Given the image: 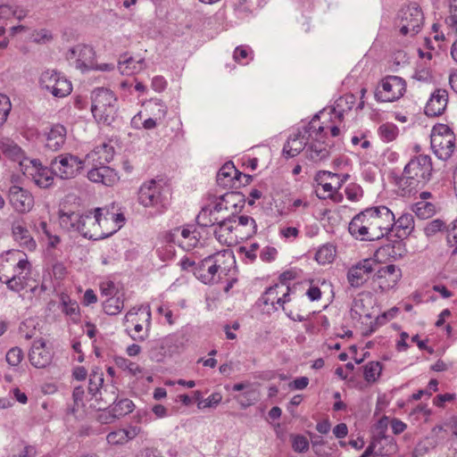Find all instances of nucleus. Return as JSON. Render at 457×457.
<instances>
[{
    "mask_svg": "<svg viewBox=\"0 0 457 457\" xmlns=\"http://www.w3.org/2000/svg\"><path fill=\"white\" fill-rule=\"evenodd\" d=\"M355 103V96L352 94L345 95L337 101L336 108L330 112H320L312 119L310 122L291 134L284 145L283 153L287 157H294L304 150L306 158L319 162L327 159L334 143L328 137H338L343 123V112L345 105L352 109Z\"/></svg>",
    "mask_w": 457,
    "mask_h": 457,
    "instance_id": "f257e3e1",
    "label": "nucleus"
},
{
    "mask_svg": "<svg viewBox=\"0 0 457 457\" xmlns=\"http://www.w3.org/2000/svg\"><path fill=\"white\" fill-rule=\"evenodd\" d=\"M394 226V213L385 205L366 208L349 223V232L361 240H378Z\"/></svg>",
    "mask_w": 457,
    "mask_h": 457,
    "instance_id": "f03ea898",
    "label": "nucleus"
},
{
    "mask_svg": "<svg viewBox=\"0 0 457 457\" xmlns=\"http://www.w3.org/2000/svg\"><path fill=\"white\" fill-rule=\"evenodd\" d=\"M433 162L428 154H415L405 165L403 173L395 179L396 192L406 197L417 193L431 178Z\"/></svg>",
    "mask_w": 457,
    "mask_h": 457,
    "instance_id": "7ed1b4c3",
    "label": "nucleus"
},
{
    "mask_svg": "<svg viewBox=\"0 0 457 457\" xmlns=\"http://www.w3.org/2000/svg\"><path fill=\"white\" fill-rule=\"evenodd\" d=\"M233 263L234 256L230 251L218 252L201 261L195 269V275L204 284L216 283L228 275Z\"/></svg>",
    "mask_w": 457,
    "mask_h": 457,
    "instance_id": "20e7f679",
    "label": "nucleus"
},
{
    "mask_svg": "<svg viewBox=\"0 0 457 457\" xmlns=\"http://www.w3.org/2000/svg\"><path fill=\"white\" fill-rule=\"evenodd\" d=\"M260 301L265 305H270L273 310L279 307L295 321L305 320L301 309H295L292 303L289 286L286 283H276L268 287L262 294Z\"/></svg>",
    "mask_w": 457,
    "mask_h": 457,
    "instance_id": "39448f33",
    "label": "nucleus"
},
{
    "mask_svg": "<svg viewBox=\"0 0 457 457\" xmlns=\"http://www.w3.org/2000/svg\"><path fill=\"white\" fill-rule=\"evenodd\" d=\"M138 202L145 207L163 209L171 195L170 185L163 179H150L138 190Z\"/></svg>",
    "mask_w": 457,
    "mask_h": 457,
    "instance_id": "423d86ee",
    "label": "nucleus"
},
{
    "mask_svg": "<svg viewBox=\"0 0 457 457\" xmlns=\"http://www.w3.org/2000/svg\"><path fill=\"white\" fill-rule=\"evenodd\" d=\"M403 278L401 268L389 263L379 266L371 278V288L376 294H386L397 288Z\"/></svg>",
    "mask_w": 457,
    "mask_h": 457,
    "instance_id": "0eeeda50",
    "label": "nucleus"
},
{
    "mask_svg": "<svg viewBox=\"0 0 457 457\" xmlns=\"http://www.w3.org/2000/svg\"><path fill=\"white\" fill-rule=\"evenodd\" d=\"M317 186L315 193L320 199H330L334 203H340L343 195L338 189L343 186L344 178L337 173L326 170H320L315 175Z\"/></svg>",
    "mask_w": 457,
    "mask_h": 457,
    "instance_id": "6e6552de",
    "label": "nucleus"
},
{
    "mask_svg": "<svg viewBox=\"0 0 457 457\" xmlns=\"http://www.w3.org/2000/svg\"><path fill=\"white\" fill-rule=\"evenodd\" d=\"M430 143L435 154L440 159L447 160L454 152L455 135L449 126L438 123L432 129Z\"/></svg>",
    "mask_w": 457,
    "mask_h": 457,
    "instance_id": "1a4fd4ad",
    "label": "nucleus"
},
{
    "mask_svg": "<svg viewBox=\"0 0 457 457\" xmlns=\"http://www.w3.org/2000/svg\"><path fill=\"white\" fill-rule=\"evenodd\" d=\"M91 112L98 123H107L112 120L114 114V94L106 88H98L92 93Z\"/></svg>",
    "mask_w": 457,
    "mask_h": 457,
    "instance_id": "9d476101",
    "label": "nucleus"
},
{
    "mask_svg": "<svg viewBox=\"0 0 457 457\" xmlns=\"http://www.w3.org/2000/svg\"><path fill=\"white\" fill-rule=\"evenodd\" d=\"M151 312L148 306L132 308L125 316L124 326L134 340H144L150 328Z\"/></svg>",
    "mask_w": 457,
    "mask_h": 457,
    "instance_id": "9b49d317",
    "label": "nucleus"
},
{
    "mask_svg": "<svg viewBox=\"0 0 457 457\" xmlns=\"http://www.w3.org/2000/svg\"><path fill=\"white\" fill-rule=\"evenodd\" d=\"M406 88V81L403 78L388 75L378 82L375 98L381 103L395 102L404 96Z\"/></svg>",
    "mask_w": 457,
    "mask_h": 457,
    "instance_id": "f8f14e48",
    "label": "nucleus"
},
{
    "mask_svg": "<svg viewBox=\"0 0 457 457\" xmlns=\"http://www.w3.org/2000/svg\"><path fill=\"white\" fill-rule=\"evenodd\" d=\"M424 21L423 12L418 4H410L399 13L398 28L403 36L413 37L421 28Z\"/></svg>",
    "mask_w": 457,
    "mask_h": 457,
    "instance_id": "ddd939ff",
    "label": "nucleus"
},
{
    "mask_svg": "<svg viewBox=\"0 0 457 457\" xmlns=\"http://www.w3.org/2000/svg\"><path fill=\"white\" fill-rule=\"evenodd\" d=\"M125 215L120 206L112 203L109 205V216L101 223V229H96L88 235L89 239L98 240L108 237L120 229L125 224Z\"/></svg>",
    "mask_w": 457,
    "mask_h": 457,
    "instance_id": "4468645a",
    "label": "nucleus"
},
{
    "mask_svg": "<svg viewBox=\"0 0 457 457\" xmlns=\"http://www.w3.org/2000/svg\"><path fill=\"white\" fill-rule=\"evenodd\" d=\"M42 88L55 97H64L71 94L72 86L65 77L54 70L44 71L39 79Z\"/></svg>",
    "mask_w": 457,
    "mask_h": 457,
    "instance_id": "2eb2a0df",
    "label": "nucleus"
},
{
    "mask_svg": "<svg viewBox=\"0 0 457 457\" xmlns=\"http://www.w3.org/2000/svg\"><path fill=\"white\" fill-rule=\"evenodd\" d=\"M51 168L54 175L62 179L72 178L83 168V162L71 154H62L51 162Z\"/></svg>",
    "mask_w": 457,
    "mask_h": 457,
    "instance_id": "dca6fc26",
    "label": "nucleus"
},
{
    "mask_svg": "<svg viewBox=\"0 0 457 457\" xmlns=\"http://www.w3.org/2000/svg\"><path fill=\"white\" fill-rule=\"evenodd\" d=\"M407 253L406 245L402 239L386 240L374 253V261L379 263L398 261Z\"/></svg>",
    "mask_w": 457,
    "mask_h": 457,
    "instance_id": "f3484780",
    "label": "nucleus"
},
{
    "mask_svg": "<svg viewBox=\"0 0 457 457\" xmlns=\"http://www.w3.org/2000/svg\"><path fill=\"white\" fill-rule=\"evenodd\" d=\"M167 239L169 241H175L184 250L190 251L198 245L200 233L194 226L175 228L167 233Z\"/></svg>",
    "mask_w": 457,
    "mask_h": 457,
    "instance_id": "a211bd4d",
    "label": "nucleus"
},
{
    "mask_svg": "<svg viewBox=\"0 0 457 457\" xmlns=\"http://www.w3.org/2000/svg\"><path fill=\"white\" fill-rule=\"evenodd\" d=\"M9 201L13 209L21 213L29 212L34 206L33 195L19 186L10 187Z\"/></svg>",
    "mask_w": 457,
    "mask_h": 457,
    "instance_id": "6ab92c4d",
    "label": "nucleus"
},
{
    "mask_svg": "<svg viewBox=\"0 0 457 457\" xmlns=\"http://www.w3.org/2000/svg\"><path fill=\"white\" fill-rule=\"evenodd\" d=\"M374 262V260L365 259L353 266L347 273L349 284L353 287L362 286L375 270L373 267Z\"/></svg>",
    "mask_w": 457,
    "mask_h": 457,
    "instance_id": "aec40b11",
    "label": "nucleus"
},
{
    "mask_svg": "<svg viewBox=\"0 0 457 457\" xmlns=\"http://www.w3.org/2000/svg\"><path fill=\"white\" fill-rule=\"evenodd\" d=\"M30 363L37 369L46 368L53 359V352L47 347L44 339H37L33 342L30 352L29 353Z\"/></svg>",
    "mask_w": 457,
    "mask_h": 457,
    "instance_id": "412c9836",
    "label": "nucleus"
},
{
    "mask_svg": "<svg viewBox=\"0 0 457 457\" xmlns=\"http://www.w3.org/2000/svg\"><path fill=\"white\" fill-rule=\"evenodd\" d=\"M59 221L61 227L64 229L70 232H77L86 237V233L84 232L85 219L83 210L78 212L70 211L67 212L61 211Z\"/></svg>",
    "mask_w": 457,
    "mask_h": 457,
    "instance_id": "4be33fe9",
    "label": "nucleus"
},
{
    "mask_svg": "<svg viewBox=\"0 0 457 457\" xmlns=\"http://www.w3.org/2000/svg\"><path fill=\"white\" fill-rule=\"evenodd\" d=\"M245 204L244 195L238 192H228L218 198L214 204V211H228L232 214L239 212Z\"/></svg>",
    "mask_w": 457,
    "mask_h": 457,
    "instance_id": "5701e85b",
    "label": "nucleus"
},
{
    "mask_svg": "<svg viewBox=\"0 0 457 457\" xmlns=\"http://www.w3.org/2000/svg\"><path fill=\"white\" fill-rule=\"evenodd\" d=\"M448 104V92L438 88L433 92L425 106V113L429 117L442 115Z\"/></svg>",
    "mask_w": 457,
    "mask_h": 457,
    "instance_id": "b1692460",
    "label": "nucleus"
},
{
    "mask_svg": "<svg viewBox=\"0 0 457 457\" xmlns=\"http://www.w3.org/2000/svg\"><path fill=\"white\" fill-rule=\"evenodd\" d=\"M374 299L370 292H361L353 299L351 314L353 319L370 318V310L373 308Z\"/></svg>",
    "mask_w": 457,
    "mask_h": 457,
    "instance_id": "393cba45",
    "label": "nucleus"
},
{
    "mask_svg": "<svg viewBox=\"0 0 457 457\" xmlns=\"http://www.w3.org/2000/svg\"><path fill=\"white\" fill-rule=\"evenodd\" d=\"M234 233L237 235V244L253 237L257 231L255 220L247 215H242L238 218H233Z\"/></svg>",
    "mask_w": 457,
    "mask_h": 457,
    "instance_id": "a878e982",
    "label": "nucleus"
},
{
    "mask_svg": "<svg viewBox=\"0 0 457 457\" xmlns=\"http://www.w3.org/2000/svg\"><path fill=\"white\" fill-rule=\"evenodd\" d=\"M87 337L92 339L93 356L98 362L104 361L108 355V343L106 339L99 334L94 324L87 322Z\"/></svg>",
    "mask_w": 457,
    "mask_h": 457,
    "instance_id": "bb28decb",
    "label": "nucleus"
},
{
    "mask_svg": "<svg viewBox=\"0 0 457 457\" xmlns=\"http://www.w3.org/2000/svg\"><path fill=\"white\" fill-rule=\"evenodd\" d=\"M142 432L140 426H129L126 428L115 429L106 436V440L111 445H125L134 439Z\"/></svg>",
    "mask_w": 457,
    "mask_h": 457,
    "instance_id": "cd10ccee",
    "label": "nucleus"
},
{
    "mask_svg": "<svg viewBox=\"0 0 457 457\" xmlns=\"http://www.w3.org/2000/svg\"><path fill=\"white\" fill-rule=\"evenodd\" d=\"M87 179L93 182L102 183L107 187L113 186L119 180L116 171L104 165L89 170L87 172Z\"/></svg>",
    "mask_w": 457,
    "mask_h": 457,
    "instance_id": "c85d7f7f",
    "label": "nucleus"
},
{
    "mask_svg": "<svg viewBox=\"0 0 457 457\" xmlns=\"http://www.w3.org/2000/svg\"><path fill=\"white\" fill-rule=\"evenodd\" d=\"M214 233L219 242L223 245L232 246L237 244V235L234 233V220L232 219L219 222Z\"/></svg>",
    "mask_w": 457,
    "mask_h": 457,
    "instance_id": "c756f323",
    "label": "nucleus"
},
{
    "mask_svg": "<svg viewBox=\"0 0 457 457\" xmlns=\"http://www.w3.org/2000/svg\"><path fill=\"white\" fill-rule=\"evenodd\" d=\"M12 232L13 239L21 247L29 251H34L36 249L37 243L24 225L20 222L13 223Z\"/></svg>",
    "mask_w": 457,
    "mask_h": 457,
    "instance_id": "7c9ffc66",
    "label": "nucleus"
},
{
    "mask_svg": "<svg viewBox=\"0 0 457 457\" xmlns=\"http://www.w3.org/2000/svg\"><path fill=\"white\" fill-rule=\"evenodd\" d=\"M66 129L61 124L53 125L46 132V146L52 150H59L65 142Z\"/></svg>",
    "mask_w": 457,
    "mask_h": 457,
    "instance_id": "2f4dec72",
    "label": "nucleus"
},
{
    "mask_svg": "<svg viewBox=\"0 0 457 457\" xmlns=\"http://www.w3.org/2000/svg\"><path fill=\"white\" fill-rule=\"evenodd\" d=\"M234 391H242L245 390V392L242 395H239L237 397V400L243 405V406H250L254 402L258 400V394L254 388L252 387L251 384L249 382H242V383H237L233 386Z\"/></svg>",
    "mask_w": 457,
    "mask_h": 457,
    "instance_id": "473e14b6",
    "label": "nucleus"
},
{
    "mask_svg": "<svg viewBox=\"0 0 457 457\" xmlns=\"http://www.w3.org/2000/svg\"><path fill=\"white\" fill-rule=\"evenodd\" d=\"M394 227L399 238L406 237L414 229V218L411 213H403L396 220L394 217Z\"/></svg>",
    "mask_w": 457,
    "mask_h": 457,
    "instance_id": "72a5a7b5",
    "label": "nucleus"
},
{
    "mask_svg": "<svg viewBox=\"0 0 457 457\" xmlns=\"http://www.w3.org/2000/svg\"><path fill=\"white\" fill-rule=\"evenodd\" d=\"M238 170L232 162H226L217 174V182L223 187H232L234 179H237Z\"/></svg>",
    "mask_w": 457,
    "mask_h": 457,
    "instance_id": "f704fd0d",
    "label": "nucleus"
},
{
    "mask_svg": "<svg viewBox=\"0 0 457 457\" xmlns=\"http://www.w3.org/2000/svg\"><path fill=\"white\" fill-rule=\"evenodd\" d=\"M0 149L7 158L12 162H17L18 165L26 157L21 148L8 138L0 141Z\"/></svg>",
    "mask_w": 457,
    "mask_h": 457,
    "instance_id": "c9c22d12",
    "label": "nucleus"
},
{
    "mask_svg": "<svg viewBox=\"0 0 457 457\" xmlns=\"http://www.w3.org/2000/svg\"><path fill=\"white\" fill-rule=\"evenodd\" d=\"M109 216V205L105 207H96L87 212V220H89L90 229L87 236L96 229H101V223Z\"/></svg>",
    "mask_w": 457,
    "mask_h": 457,
    "instance_id": "e433bc0d",
    "label": "nucleus"
},
{
    "mask_svg": "<svg viewBox=\"0 0 457 457\" xmlns=\"http://www.w3.org/2000/svg\"><path fill=\"white\" fill-rule=\"evenodd\" d=\"M329 326L328 318L320 313L314 314L310 318L305 324V328L308 333L316 335L325 332Z\"/></svg>",
    "mask_w": 457,
    "mask_h": 457,
    "instance_id": "4c0bfd02",
    "label": "nucleus"
},
{
    "mask_svg": "<svg viewBox=\"0 0 457 457\" xmlns=\"http://www.w3.org/2000/svg\"><path fill=\"white\" fill-rule=\"evenodd\" d=\"M361 369L365 381L370 385L378 380L383 366L381 362L372 361L363 365Z\"/></svg>",
    "mask_w": 457,
    "mask_h": 457,
    "instance_id": "58836bf2",
    "label": "nucleus"
},
{
    "mask_svg": "<svg viewBox=\"0 0 457 457\" xmlns=\"http://www.w3.org/2000/svg\"><path fill=\"white\" fill-rule=\"evenodd\" d=\"M28 274L12 272L2 274V280L6 283L7 287L12 291L19 292L25 287V278Z\"/></svg>",
    "mask_w": 457,
    "mask_h": 457,
    "instance_id": "ea45409f",
    "label": "nucleus"
},
{
    "mask_svg": "<svg viewBox=\"0 0 457 457\" xmlns=\"http://www.w3.org/2000/svg\"><path fill=\"white\" fill-rule=\"evenodd\" d=\"M73 397V406L71 409L72 413L77 418H83L86 414V405H85V392L83 386H76L73 390L72 394Z\"/></svg>",
    "mask_w": 457,
    "mask_h": 457,
    "instance_id": "a19ab883",
    "label": "nucleus"
},
{
    "mask_svg": "<svg viewBox=\"0 0 457 457\" xmlns=\"http://www.w3.org/2000/svg\"><path fill=\"white\" fill-rule=\"evenodd\" d=\"M42 167L41 162L37 159L25 157L19 164L20 170L24 176L33 179Z\"/></svg>",
    "mask_w": 457,
    "mask_h": 457,
    "instance_id": "79ce46f5",
    "label": "nucleus"
},
{
    "mask_svg": "<svg viewBox=\"0 0 457 457\" xmlns=\"http://www.w3.org/2000/svg\"><path fill=\"white\" fill-rule=\"evenodd\" d=\"M378 133L383 141L389 143L397 138L399 129L393 122H385L378 127Z\"/></svg>",
    "mask_w": 457,
    "mask_h": 457,
    "instance_id": "37998d69",
    "label": "nucleus"
},
{
    "mask_svg": "<svg viewBox=\"0 0 457 457\" xmlns=\"http://www.w3.org/2000/svg\"><path fill=\"white\" fill-rule=\"evenodd\" d=\"M54 175L52 168L48 169L42 166L39 172L33 178V181L37 186L41 188H47L52 186L54 182Z\"/></svg>",
    "mask_w": 457,
    "mask_h": 457,
    "instance_id": "c03bdc74",
    "label": "nucleus"
},
{
    "mask_svg": "<svg viewBox=\"0 0 457 457\" xmlns=\"http://www.w3.org/2000/svg\"><path fill=\"white\" fill-rule=\"evenodd\" d=\"M415 214L420 219H429L436 212V205L427 201L417 202L412 208Z\"/></svg>",
    "mask_w": 457,
    "mask_h": 457,
    "instance_id": "a18cd8bd",
    "label": "nucleus"
},
{
    "mask_svg": "<svg viewBox=\"0 0 457 457\" xmlns=\"http://www.w3.org/2000/svg\"><path fill=\"white\" fill-rule=\"evenodd\" d=\"M216 212L214 208L204 207L197 215V223L204 227L213 226L219 220L218 217L215 216Z\"/></svg>",
    "mask_w": 457,
    "mask_h": 457,
    "instance_id": "49530a36",
    "label": "nucleus"
},
{
    "mask_svg": "<svg viewBox=\"0 0 457 457\" xmlns=\"http://www.w3.org/2000/svg\"><path fill=\"white\" fill-rule=\"evenodd\" d=\"M336 256V250L332 245H325L319 248L315 254V260L320 264L331 263Z\"/></svg>",
    "mask_w": 457,
    "mask_h": 457,
    "instance_id": "de8ad7c7",
    "label": "nucleus"
},
{
    "mask_svg": "<svg viewBox=\"0 0 457 457\" xmlns=\"http://www.w3.org/2000/svg\"><path fill=\"white\" fill-rule=\"evenodd\" d=\"M134 409V403L128 398L120 399L114 403L112 411L116 419L130 413Z\"/></svg>",
    "mask_w": 457,
    "mask_h": 457,
    "instance_id": "09e8293b",
    "label": "nucleus"
},
{
    "mask_svg": "<svg viewBox=\"0 0 457 457\" xmlns=\"http://www.w3.org/2000/svg\"><path fill=\"white\" fill-rule=\"evenodd\" d=\"M67 59L71 62V64L74 65L77 69L81 71L84 70L86 64L82 56V47L80 46H77L69 50L67 54Z\"/></svg>",
    "mask_w": 457,
    "mask_h": 457,
    "instance_id": "8fccbe9b",
    "label": "nucleus"
},
{
    "mask_svg": "<svg viewBox=\"0 0 457 457\" xmlns=\"http://www.w3.org/2000/svg\"><path fill=\"white\" fill-rule=\"evenodd\" d=\"M113 147L109 145L108 144L103 143L101 145L97 146L96 150H94L90 154V157L94 159V155H98L97 159L100 162H110L113 157Z\"/></svg>",
    "mask_w": 457,
    "mask_h": 457,
    "instance_id": "3c124183",
    "label": "nucleus"
},
{
    "mask_svg": "<svg viewBox=\"0 0 457 457\" xmlns=\"http://www.w3.org/2000/svg\"><path fill=\"white\" fill-rule=\"evenodd\" d=\"M175 241H169L167 234L163 237V245L157 249L160 258L163 261L171 260L175 255Z\"/></svg>",
    "mask_w": 457,
    "mask_h": 457,
    "instance_id": "603ef678",
    "label": "nucleus"
},
{
    "mask_svg": "<svg viewBox=\"0 0 457 457\" xmlns=\"http://www.w3.org/2000/svg\"><path fill=\"white\" fill-rule=\"evenodd\" d=\"M177 340L173 336H169L162 339L160 342V349L162 351L163 356H170L179 352V346L176 344Z\"/></svg>",
    "mask_w": 457,
    "mask_h": 457,
    "instance_id": "864d4df0",
    "label": "nucleus"
},
{
    "mask_svg": "<svg viewBox=\"0 0 457 457\" xmlns=\"http://www.w3.org/2000/svg\"><path fill=\"white\" fill-rule=\"evenodd\" d=\"M154 107L157 109V112L154 114L153 118L146 119L143 123V127L145 129H154L156 127L157 120L164 118L166 114V108L162 104L155 103Z\"/></svg>",
    "mask_w": 457,
    "mask_h": 457,
    "instance_id": "5fc2aeb1",
    "label": "nucleus"
},
{
    "mask_svg": "<svg viewBox=\"0 0 457 457\" xmlns=\"http://www.w3.org/2000/svg\"><path fill=\"white\" fill-rule=\"evenodd\" d=\"M104 312L109 315L119 313L123 308V300L120 296L110 297L104 303Z\"/></svg>",
    "mask_w": 457,
    "mask_h": 457,
    "instance_id": "6e6d98bb",
    "label": "nucleus"
},
{
    "mask_svg": "<svg viewBox=\"0 0 457 457\" xmlns=\"http://www.w3.org/2000/svg\"><path fill=\"white\" fill-rule=\"evenodd\" d=\"M290 442L295 452L304 453L309 449V440L303 435H291Z\"/></svg>",
    "mask_w": 457,
    "mask_h": 457,
    "instance_id": "4d7b16f0",
    "label": "nucleus"
},
{
    "mask_svg": "<svg viewBox=\"0 0 457 457\" xmlns=\"http://www.w3.org/2000/svg\"><path fill=\"white\" fill-rule=\"evenodd\" d=\"M11 110L12 104L10 98L5 95L0 94V128L7 120Z\"/></svg>",
    "mask_w": 457,
    "mask_h": 457,
    "instance_id": "13d9d810",
    "label": "nucleus"
},
{
    "mask_svg": "<svg viewBox=\"0 0 457 457\" xmlns=\"http://www.w3.org/2000/svg\"><path fill=\"white\" fill-rule=\"evenodd\" d=\"M450 15L446 17L445 22L453 32L457 34V0H449Z\"/></svg>",
    "mask_w": 457,
    "mask_h": 457,
    "instance_id": "bf43d9fd",
    "label": "nucleus"
},
{
    "mask_svg": "<svg viewBox=\"0 0 457 457\" xmlns=\"http://www.w3.org/2000/svg\"><path fill=\"white\" fill-rule=\"evenodd\" d=\"M252 54L253 51L249 46H241L235 49L233 57L238 63L246 64L249 59H251Z\"/></svg>",
    "mask_w": 457,
    "mask_h": 457,
    "instance_id": "052dcab7",
    "label": "nucleus"
},
{
    "mask_svg": "<svg viewBox=\"0 0 457 457\" xmlns=\"http://www.w3.org/2000/svg\"><path fill=\"white\" fill-rule=\"evenodd\" d=\"M158 313L164 317L165 321L169 325H173L176 322V320L179 318V311L174 312L173 310L170 309V306L166 304H162L158 308Z\"/></svg>",
    "mask_w": 457,
    "mask_h": 457,
    "instance_id": "680f3d73",
    "label": "nucleus"
},
{
    "mask_svg": "<svg viewBox=\"0 0 457 457\" xmlns=\"http://www.w3.org/2000/svg\"><path fill=\"white\" fill-rule=\"evenodd\" d=\"M39 228L42 230L43 234L46 236L47 239V247L48 248H55L61 242V239L58 236L53 235L47 228V223L46 221H41L39 223Z\"/></svg>",
    "mask_w": 457,
    "mask_h": 457,
    "instance_id": "e2e57ef3",
    "label": "nucleus"
},
{
    "mask_svg": "<svg viewBox=\"0 0 457 457\" xmlns=\"http://www.w3.org/2000/svg\"><path fill=\"white\" fill-rule=\"evenodd\" d=\"M345 192L347 199L352 202L359 201L363 195V191L361 187L354 183L347 185V187L345 189Z\"/></svg>",
    "mask_w": 457,
    "mask_h": 457,
    "instance_id": "0e129e2a",
    "label": "nucleus"
},
{
    "mask_svg": "<svg viewBox=\"0 0 457 457\" xmlns=\"http://www.w3.org/2000/svg\"><path fill=\"white\" fill-rule=\"evenodd\" d=\"M23 358V353L19 347L11 348L6 353V361L11 366H17Z\"/></svg>",
    "mask_w": 457,
    "mask_h": 457,
    "instance_id": "69168bd1",
    "label": "nucleus"
},
{
    "mask_svg": "<svg viewBox=\"0 0 457 457\" xmlns=\"http://www.w3.org/2000/svg\"><path fill=\"white\" fill-rule=\"evenodd\" d=\"M279 235L285 240L292 242L299 237L300 230L295 227L283 226L279 228Z\"/></svg>",
    "mask_w": 457,
    "mask_h": 457,
    "instance_id": "338daca9",
    "label": "nucleus"
},
{
    "mask_svg": "<svg viewBox=\"0 0 457 457\" xmlns=\"http://www.w3.org/2000/svg\"><path fill=\"white\" fill-rule=\"evenodd\" d=\"M222 400L220 393H213L208 398L204 401H199L198 408L216 407Z\"/></svg>",
    "mask_w": 457,
    "mask_h": 457,
    "instance_id": "774afa93",
    "label": "nucleus"
}]
</instances>
